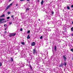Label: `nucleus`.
Segmentation results:
<instances>
[{
    "mask_svg": "<svg viewBox=\"0 0 73 73\" xmlns=\"http://www.w3.org/2000/svg\"><path fill=\"white\" fill-rule=\"evenodd\" d=\"M55 32L56 33H58L59 32V30L58 29H56V30Z\"/></svg>",
    "mask_w": 73,
    "mask_h": 73,
    "instance_id": "16",
    "label": "nucleus"
},
{
    "mask_svg": "<svg viewBox=\"0 0 73 73\" xmlns=\"http://www.w3.org/2000/svg\"><path fill=\"white\" fill-rule=\"evenodd\" d=\"M65 32H62V34H63V35H65Z\"/></svg>",
    "mask_w": 73,
    "mask_h": 73,
    "instance_id": "40",
    "label": "nucleus"
},
{
    "mask_svg": "<svg viewBox=\"0 0 73 73\" xmlns=\"http://www.w3.org/2000/svg\"><path fill=\"white\" fill-rule=\"evenodd\" d=\"M19 65H20L21 68H22V67H24V64L22 63H21V64H19Z\"/></svg>",
    "mask_w": 73,
    "mask_h": 73,
    "instance_id": "6",
    "label": "nucleus"
},
{
    "mask_svg": "<svg viewBox=\"0 0 73 73\" xmlns=\"http://www.w3.org/2000/svg\"><path fill=\"white\" fill-rule=\"evenodd\" d=\"M72 24H73V22H72Z\"/></svg>",
    "mask_w": 73,
    "mask_h": 73,
    "instance_id": "59",
    "label": "nucleus"
},
{
    "mask_svg": "<svg viewBox=\"0 0 73 73\" xmlns=\"http://www.w3.org/2000/svg\"><path fill=\"white\" fill-rule=\"evenodd\" d=\"M63 59L64 60V61H66V60H67V58L66 57V55H63Z\"/></svg>",
    "mask_w": 73,
    "mask_h": 73,
    "instance_id": "4",
    "label": "nucleus"
},
{
    "mask_svg": "<svg viewBox=\"0 0 73 73\" xmlns=\"http://www.w3.org/2000/svg\"><path fill=\"white\" fill-rule=\"evenodd\" d=\"M22 17H25V16H24V13H22L21 14Z\"/></svg>",
    "mask_w": 73,
    "mask_h": 73,
    "instance_id": "14",
    "label": "nucleus"
},
{
    "mask_svg": "<svg viewBox=\"0 0 73 73\" xmlns=\"http://www.w3.org/2000/svg\"><path fill=\"white\" fill-rule=\"evenodd\" d=\"M67 33L66 31V32H65V34H64V35H67Z\"/></svg>",
    "mask_w": 73,
    "mask_h": 73,
    "instance_id": "28",
    "label": "nucleus"
},
{
    "mask_svg": "<svg viewBox=\"0 0 73 73\" xmlns=\"http://www.w3.org/2000/svg\"><path fill=\"white\" fill-rule=\"evenodd\" d=\"M7 29V28H5V30H6Z\"/></svg>",
    "mask_w": 73,
    "mask_h": 73,
    "instance_id": "53",
    "label": "nucleus"
},
{
    "mask_svg": "<svg viewBox=\"0 0 73 73\" xmlns=\"http://www.w3.org/2000/svg\"><path fill=\"white\" fill-rule=\"evenodd\" d=\"M37 2H40V1L39 0H37Z\"/></svg>",
    "mask_w": 73,
    "mask_h": 73,
    "instance_id": "45",
    "label": "nucleus"
},
{
    "mask_svg": "<svg viewBox=\"0 0 73 73\" xmlns=\"http://www.w3.org/2000/svg\"><path fill=\"white\" fill-rule=\"evenodd\" d=\"M4 20H5V19H0V22L1 23H5L6 21H4Z\"/></svg>",
    "mask_w": 73,
    "mask_h": 73,
    "instance_id": "1",
    "label": "nucleus"
},
{
    "mask_svg": "<svg viewBox=\"0 0 73 73\" xmlns=\"http://www.w3.org/2000/svg\"><path fill=\"white\" fill-rule=\"evenodd\" d=\"M42 39V36H41L40 37V39Z\"/></svg>",
    "mask_w": 73,
    "mask_h": 73,
    "instance_id": "36",
    "label": "nucleus"
},
{
    "mask_svg": "<svg viewBox=\"0 0 73 73\" xmlns=\"http://www.w3.org/2000/svg\"><path fill=\"white\" fill-rule=\"evenodd\" d=\"M31 60L30 59H28L27 60V62H28L29 64H30V62H31Z\"/></svg>",
    "mask_w": 73,
    "mask_h": 73,
    "instance_id": "9",
    "label": "nucleus"
},
{
    "mask_svg": "<svg viewBox=\"0 0 73 73\" xmlns=\"http://www.w3.org/2000/svg\"><path fill=\"white\" fill-rule=\"evenodd\" d=\"M27 1H28V2H29V1H30L29 0H27Z\"/></svg>",
    "mask_w": 73,
    "mask_h": 73,
    "instance_id": "46",
    "label": "nucleus"
},
{
    "mask_svg": "<svg viewBox=\"0 0 73 73\" xmlns=\"http://www.w3.org/2000/svg\"><path fill=\"white\" fill-rule=\"evenodd\" d=\"M9 19H10V17H7V20Z\"/></svg>",
    "mask_w": 73,
    "mask_h": 73,
    "instance_id": "33",
    "label": "nucleus"
},
{
    "mask_svg": "<svg viewBox=\"0 0 73 73\" xmlns=\"http://www.w3.org/2000/svg\"><path fill=\"white\" fill-rule=\"evenodd\" d=\"M63 29L64 30L66 31L67 30V29H68V27H67V25H64V26L63 27Z\"/></svg>",
    "mask_w": 73,
    "mask_h": 73,
    "instance_id": "2",
    "label": "nucleus"
},
{
    "mask_svg": "<svg viewBox=\"0 0 73 73\" xmlns=\"http://www.w3.org/2000/svg\"><path fill=\"white\" fill-rule=\"evenodd\" d=\"M63 12H64V10H63Z\"/></svg>",
    "mask_w": 73,
    "mask_h": 73,
    "instance_id": "63",
    "label": "nucleus"
},
{
    "mask_svg": "<svg viewBox=\"0 0 73 73\" xmlns=\"http://www.w3.org/2000/svg\"><path fill=\"white\" fill-rule=\"evenodd\" d=\"M17 5H18V4H17L16 5V6H17Z\"/></svg>",
    "mask_w": 73,
    "mask_h": 73,
    "instance_id": "52",
    "label": "nucleus"
},
{
    "mask_svg": "<svg viewBox=\"0 0 73 73\" xmlns=\"http://www.w3.org/2000/svg\"><path fill=\"white\" fill-rule=\"evenodd\" d=\"M29 8L26 9V12H27L28 11H29Z\"/></svg>",
    "mask_w": 73,
    "mask_h": 73,
    "instance_id": "27",
    "label": "nucleus"
},
{
    "mask_svg": "<svg viewBox=\"0 0 73 73\" xmlns=\"http://www.w3.org/2000/svg\"><path fill=\"white\" fill-rule=\"evenodd\" d=\"M44 3V1L42 0L41 2L40 3V4H41V5H42Z\"/></svg>",
    "mask_w": 73,
    "mask_h": 73,
    "instance_id": "22",
    "label": "nucleus"
},
{
    "mask_svg": "<svg viewBox=\"0 0 73 73\" xmlns=\"http://www.w3.org/2000/svg\"><path fill=\"white\" fill-rule=\"evenodd\" d=\"M40 24H41V23H39Z\"/></svg>",
    "mask_w": 73,
    "mask_h": 73,
    "instance_id": "61",
    "label": "nucleus"
},
{
    "mask_svg": "<svg viewBox=\"0 0 73 73\" xmlns=\"http://www.w3.org/2000/svg\"><path fill=\"white\" fill-rule=\"evenodd\" d=\"M15 35H16L15 33H10L9 35V36L10 37H11L12 36H15Z\"/></svg>",
    "mask_w": 73,
    "mask_h": 73,
    "instance_id": "3",
    "label": "nucleus"
},
{
    "mask_svg": "<svg viewBox=\"0 0 73 73\" xmlns=\"http://www.w3.org/2000/svg\"><path fill=\"white\" fill-rule=\"evenodd\" d=\"M71 30L72 31H73V27H72L71 29Z\"/></svg>",
    "mask_w": 73,
    "mask_h": 73,
    "instance_id": "34",
    "label": "nucleus"
},
{
    "mask_svg": "<svg viewBox=\"0 0 73 73\" xmlns=\"http://www.w3.org/2000/svg\"><path fill=\"white\" fill-rule=\"evenodd\" d=\"M16 48H17L16 49H17V50H18V49H20V47H19V46H16Z\"/></svg>",
    "mask_w": 73,
    "mask_h": 73,
    "instance_id": "23",
    "label": "nucleus"
},
{
    "mask_svg": "<svg viewBox=\"0 0 73 73\" xmlns=\"http://www.w3.org/2000/svg\"><path fill=\"white\" fill-rule=\"evenodd\" d=\"M54 14V12H53V11H52V12H51V16H53Z\"/></svg>",
    "mask_w": 73,
    "mask_h": 73,
    "instance_id": "20",
    "label": "nucleus"
},
{
    "mask_svg": "<svg viewBox=\"0 0 73 73\" xmlns=\"http://www.w3.org/2000/svg\"><path fill=\"white\" fill-rule=\"evenodd\" d=\"M2 65V63L1 62H0V66H1Z\"/></svg>",
    "mask_w": 73,
    "mask_h": 73,
    "instance_id": "35",
    "label": "nucleus"
},
{
    "mask_svg": "<svg viewBox=\"0 0 73 73\" xmlns=\"http://www.w3.org/2000/svg\"><path fill=\"white\" fill-rule=\"evenodd\" d=\"M38 23H39V22H38Z\"/></svg>",
    "mask_w": 73,
    "mask_h": 73,
    "instance_id": "62",
    "label": "nucleus"
},
{
    "mask_svg": "<svg viewBox=\"0 0 73 73\" xmlns=\"http://www.w3.org/2000/svg\"><path fill=\"white\" fill-rule=\"evenodd\" d=\"M14 17V15H11V18H13Z\"/></svg>",
    "mask_w": 73,
    "mask_h": 73,
    "instance_id": "39",
    "label": "nucleus"
},
{
    "mask_svg": "<svg viewBox=\"0 0 73 73\" xmlns=\"http://www.w3.org/2000/svg\"><path fill=\"white\" fill-rule=\"evenodd\" d=\"M28 66V64H27V65H26V66Z\"/></svg>",
    "mask_w": 73,
    "mask_h": 73,
    "instance_id": "58",
    "label": "nucleus"
},
{
    "mask_svg": "<svg viewBox=\"0 0 73 73\" xmlns=\"http://www.w3.org/2000/svg\"><path fill=\"white\" fill-rule=\"evenodd\" d=\"M29 69H30V70H31V71H33V69L32 68V66L31 65V64H29Z\"/></svg>",
    "mask_w": 73,
    "mask_h": 73,
    "instance_id": "5",
    "label": "nucleus"
},
{
    "mask_svg": "<svg viewBox=\"0 0 73 73\" xmlns=\"http://www.w3.org/2000/svg\"><path fill=\"white\" fill-rule=\"evenodd\" d=\"M62 65H63V64L61 63L60 64L59 67H60H60H62Z\"/></svg>",
    "mask_w": 73,
    "mask_h": 73,
    "instance_id": "18",
    "label": "nucleus"
},
{
    "mask_svg": "<svg viewBox=\"0 0 73 73\" xmlns=\"http://www.w3.org/2000/svg\"><path fill=\"white\" fill-rule=\"evenodd\" d=\"M29 33H30V30L28 31L27 33V34H28Z\"/></svg>",
    "mask_w": 73,
    "mask_h": 73,
    "instance_id": "30",
    "label": "nucleus"
},
{
    "mask_svg": "<svg viewBox=\"0 0 73 73\" xmlns=\"http://www.w3.org/2000/svg\"><path fill=\"white\" fill-rule=\"evenodd\" d=\"M67 8L68 9H70V7H69L67 6Z\"/></svg>",
    "mask_w": 73,
    "mask_h": 73,
    "instance_id": "29",
    "label": "nucleus"
},
{
    "mask_svg": "<svg viewBox=\"0 0 73 73\" xmlns=\"http://www.w3.org/2000/svg\"><path fill=\"white\" fill-rule=\"evenodd\" d=\"M54 50L55 52L57 50V46H54Z\"/></svg>",
    "mask_w": 73,
    "mask_h": 73,
    "instance_id": "11",
    "label": "nucleus"
},
{
    "mask_svg": "<svg viewBox=\"0 0 73 73\" xmlns=\"http://www.w3.org/2000/svg\"><path fill=\"white\" fill-rule=\"evenodd\" d=\"M20 31H23V29L21 28L20 29Z\"/></svg>",
    "mask_w": 73,
    "mask_h": 73,
    "instance_id": "38",
    "label": "nucleus"
},
{
    "mask_svg": "<svg viewBox=\"0 0 73 73\" xmlns=\"http://www.w3.org/2000/svg\"><path fill=\"white\" fill-rule=\"evenodd\" d=\"M71 51H72V52H73V48L71 49Z\"/></svg>",
    "mask_w": 73,
    "mask_h": 73,
    "instance_id": "37",
    "label": "nucleus"
},
{
    "mask_svg": "<svg viewBox=\"0 0 73 73\" xmlns=\"http://www.w3.org/2000/svg\"><path fill=\"white\" fill-rule=\"evenodd\" d=\"M72 36H73V33L71 35Z\"/></svg>",
    "mask_w": 73,
    "mask_h": 73,
    "instance_id": "47",
    "label": "nucleus"
},
{
    "mask_svg": "<svg viewBox=\"0 0 73 73\" xmlns=\"http://www.w3.org/2000/svg\"><path fill=\"white\" fill-rule=\"evenodd\" d=\"M13 3H11L10 5H9L10 7H11V6H12V4Z\"/></svg>",
    "mask_w": 73,
    "mask_h": 73,
    "instance_id": "32",
    "label": "nucleus"
},
{
    "mask_svg": "<svg viewBox=\"0 0 73 73\" xmlns=\"http://www.w3.org/2000/svg\"><path fill=\"white\" fill-rule=\"evenodd\" d=\"M12 0H9V1H11Z\"/></svg>",
    "mask_w": 73,
    "mask_h": 73,
    "instance_id": "56",
    "label": "nucleus"
},
{
    "mask_svg": "<svg viewBox=\"0 0 73 73\" xmlns=\"http://www.w3.org/2000/svg\"><path fill=\"white\" fill-rule=\"evenodd\" d=\"M58 24H59V25H61V21H59V23H58Z\"/></svg>",
    "mask_w": 73,
    "mask_h": 73,
    "instance_id": "24",
    "label": "nucleus"
},
{
    "mask_svg": "<svg viewBox=\"0 0 73 73\" xmlns=\"http://www.w3.org/2000/svg\"><path fill=\"white\" fill-rule=\"evenodd\" d=\"M10 13H10V12H8V15L10 14Z\"/></svg>",
    "mask_w": 73,
    "mask_h": 73,
    "instance_id": "41",
    "label": "nucleus"
},
{
    "mask_svg": "<svg viewBox=\"0 0 73 73\" xmlns=\"http://www.w3.org/2000/svg\"><path fill=\"white\" fill-rule=\"evenodd\" d=\"M10 7V6H9V5L8 7H7L5 11H7V9H8V8H9Z\"/></svg>",
    "mask_w": 73,
    "mask_h": 73,
    "instance_id": "19",
    "label": "nucleus"
},
{
    "mask_svg": "<svg viewBox=\"0 0 73 73\" xmlns=\"http://www.w3.org/2000/svg\"><path fill=\"white\" fill-rule=\"evenodd\" d=\"M5 25H6V26H7V25H6V24H4V26L5 27Z\"/></svg>",
    "mask_w": 73,
    "mask_h": 73,
    "instance_id": "44",
    "label": "nucleus"
},
{
    "mask_svg": "<svg viewBox=\"0 0 73 73\" xmlns=\"http://www.w3.org/2000/svg\"><path fill=\"white\" fill-rule=\"evenodd\" d=\"M9 25H12V22H9Z\"/></svg>",
    "mask_w": 73,
    "mask_h": 73,
    "instance_id": "26",
    "label": "nucleus"
},
{
    "mask_svg": "<svg viewBox=\"0 0 73 73\" xmlns=\"http://www.w3.org/2000/svg\"><path fill=\"white\" fill-rule=\"evenodd\" d=\"M10 61H11V62H13V58H10Z\"/></svg>",
    "mask_w": 73,
    "mask_h": 73,
    "instance_id": "15",
    "label": "nucleus"
},
{
    "mask_svg": "<svg viewBox=\"0 0 73 73\" xmlns=\"http://www.w3.org/2000/svg\"><path fill=\"white\" fill-rule=\"evenodd\" d=\"M20 1H24V0H20Z\"/></svg>",
    "mask_w": 73,
    "mask_h": 73,
    "instance_id": "48",
    "label": "nucleus"
},
{
    "mask_svg": "<svg viewBox=\"0 0 73 73\" xmlns=\"http://www.w3.org/2000/svg\"><path fill=\"white\" fill-rule=\"evenodd\" d=\"M52 51L53 53H54V52L53 51V50H52Z\"/></svg>",
    "mask_w": 73,
    "mask_h": 73,
    "instance_id": "49",
    "label": "nucleus"
},
{
    "mask_svg": "<svg viewBox=\"0 0 73 73\" xmlns=\"http://www.w3.org/2000/svg\"><path fill=\"white\" fill-rule=\"evenodd\" d=\"M33 54H35L36 53V49H34L33 50Z\"/></svg>",
    "mask_w": 73,
    "mask_h": 73,
    "instance_id": "10",
    "label": "nucleus"
},
{
    "mask_svg": "<svg viewBox=\"0 0 73 73\" xmlns=\"http://www.w3.org/2000/svg\"><path fill=\"white\" fill-rule=\"evenodd\" d=\"M21 44L22 45H25V43H24V42H21Z\"/></svg>",
    "mask_w": 73,
    "mask_h": 73,
    "instance_id": "25",
    "label": "nucleus"
},
{
    "mask_svg": "<svg viewBox=\"0 0 73 73\" xmlns=\"http://www.w3.org/2000/svg\"><path fill=\"white\" fill-rule=\"evenodd\" d=\"M43 64H44V61H43Z\"/></svg>",
    "mask_w": 73,
    "mask_h": 73,
    "instance_id": "57",
    "label": "nucleus"
},
{
    "mask_svg": "<svg viewBox=\"0 0 73 73\" xmlns=\"http://www.w3.org/2000/svg\"><path fill=\"white\" fill-rule=\"evenodd\" d=\"M71 8H73V5H72L71 6Z\"/></svg>",
    "mask_w": 73,
    "mask_h": 73,
    "instance_id": "42",
    "label": "nucleus"
},
{
    "mask_svg": "<svg viewBox=\"0 0 73 73\" xmlns=\"http://www.w3.org/2000/svg\"><path fill=\"white\" fill-rule=\"evenodd\" d=\"M5 17V15L4 14H3L2 15V16H1L0 17L1 18V17Z\"/></svg>",
    "mask_w": 73,
    "mask_h": 73,
    "instance_id": "21",
    "label": "nucleus"
},
{
    "mask_svg": "<svg viewBox=\"0 0 73 73\" xmlns=\"http://www.w3.org/2000/svg\"><path fill=\"white\" fill-rule=\"evenodd\" d=\"M4 33H7V31L5 32Z\"/></svg>",
    "mask_w": 73,
    "mask_h": 73,
    "instance_id": "54",
    "label": "nucleus"
},
{
    "mask_svg": "<svg viewBox=\"0 0 73 73\" xmlns=\"http://www.w3.org/2000/svg\"><path fill=\"white\" fill-rule=\"evenodd\" d=\"M38 20H39V21H40V19H38Z\"/></svg>",
    "mask_w": 73,
    "mask_h": 73,
    "instance_id": "55",
    "label": "nucleus"
},
{
    "mask_svg": "<svg viewBox=\"0 0 73 73\" xmlns=\"http://www.w3.org/2000/svg\"><path fill=\"white\" fill-rule=\"evenodd\" d=\"M35 45H36V43L35 42H33L31 43V46H35Z\"/></svg>",
    "mask_w": 73,
    "mask_h": 73,
    "instance_id": "7",
    "label": "nucleus"
},
{
    "mask_svg": "<svg viewBox=\"0 0 73 73\" xmlns=\"http://www.w3.org/2000/svg\"><path fill=\"white\" fill-rule=\"evenodd\" d=\"M53 8H55V6H53Z\"/></svg>",
    "mask_w": 73,
    "mask_h": 73,
    "instance_id": "43",
    "label": "nucleus"
},
{
    "mask_svg": "<svg viewBox=\"0 0 73 73\" xmlns=\"http://www.w3.org/2000/svg\"><path fill=\"white\" fill-rule=\"evenodd\" d=\"M31 38V37L29 36V35L27 37V39H30Z\"/></svg>",
    "mask_w": 73,
    "mask_h": 73,
    "instance_id": "13",
    "label": "nucleus"
},
{
    "mask_svg": "<svg viewBox=\"0 0 73 73\" xmlns=\"http://www.w3.org/2000/svg\"><path fill=\"white\" fill-rule=\"evenodd\" d=\"M24 58L25 60H27V56H25Z\"/></svg>",
    "mask_w": 73,
    "mask_h": 73,
    "instance_id": "31",
    "label": "nucleus"
},
{
    "mask_svg": "<svg viewBox=\"0 0 73 73\" xmlns=\"http://www.w3.org/2000/svg\"><path fill=\"white\" fill-rule=\"evenodd\" d=\"M28 73H31V72H28Z\"/></svg>",
    "mask_w": 73,
    "mask_h": 73,
    "instance_id": "51",
    "label": "nucleus"
},
{
    "mask_svg": "<svg viewBox=\"0 0 73 73\" xmlns=\"http://www.w3.org/2000/svg\"><path fill=\"white\" fill-rule=\"evenodd\" d=\"M50 28H50L49 27H47V31H51V29Z\"/></svg>",
    "mask_w": 73,
    "mask_h": 73,
    "instance_id": "12",
    "label": "nucleus"
},
{
    "mask_svg": "<svg viewBox=\"0 0 73 73\" xmlns=\"http://www.w3.org/2000/svg\"><path fill=\"white\" fill-rule=\"evenodd\" d=\"M72 60H73V58L72 59Z\"/></svg>",
    "mask_w": 73,
    "mask_h": 73,
    "instance_id": "64",
    "label": "nucleus"
},
{
    "mask_svg": "<svg viewBox=\"0 0 73 73\" xmlns=\"http://www.w3.org/2000/svg\"><path fill=\"white\" fill-rule=\"evenodd\" d=\"M47 23L48 25L49 24H52V23L54 24V23L53 22V21H52L51 22H47Z\"/></svg>",
    "mask_w": 73,
    "mask_h": 73,
    "instance_id": "8",
    "label": "nucleus"
},
{
    "mask_svg": "<svg viewBox=\"0 0 73 73\" xmlns=\"http://www.w3.org/2000/svg\"><path fill=\"white\" fill-rule=\"evenodd\" d=\"M63 65H65V66H66V62H64V64H63Z\"/></svg>",
    "mask_w": 73,
    "mask_h": 73,
    "instance_id": "17",
    "label": "nucleus"
},
{
    "mask_svg": "<svg viewBox=\"0 0 73 73\" xmlns=\"http://www.w3.org/2000/svg\"><path fill=\"white\" fill-rule=\"evenodd\" d=\"M19 73H21V72H19Z\"/></svg>",
    "mask_w": 73,
    "mask_h": 73,
    "instance_id": "60",
    "label": "nucleus"
},
{
    "mask_svg": "<svg viewBox=\"0 0 73 73\" xmlns=\"http://www.w3.org/2000/svg\"><path fill=\"white\" fill-rule=\"evenodd\" d=\"M48 17V19H49V20L50 19V18H49L48 17Z\"/></svg>",
    "mask_w": 73,
    "mask_h": 73,
    "instance_id": "50",
    "label": "nucleus"
}]
</instances>
